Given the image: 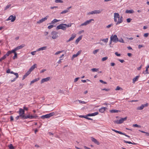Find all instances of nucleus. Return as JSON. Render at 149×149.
Here are the masks:
<instances>
[{
  "label": "nucleus",
  "mask_w": 149,
  "mask_h": 149,
  "mask_svg": "<svg viewBox=\"0 0 149 149\" xmlns=\"http://www.w3.org/2000/svg\"><path fill=\"white\" fill-rule=\"evenodd\" d=\"M139 77V75L137 76L136 77L134 78L133 79V83H134L135 82L138 80V78Z\"/></svg>",
  "instance_id": "nucleus-16"
},
{
  "label": "nucleus",
  "mask_w": 149,
  "mask_h": 149,
  "mask_svg": "<svg viewBox=\"0 0 149 149\" xmlns=\"http://www.w3.org/2000/svg\"><path fill=\"white\" fill-rule=\"evenodd\" d=\"M16 16L11 15L8 18L7 20H11V22H13L15 20Z\"/></svg>",
  "instance_id": "nucleus-11"
},
{
  "label": "nucleus",
  "mask_w": 149,
  "mask_h": 149,
  "mask_svg": "<svg viewBox=\"0 0 149 149\" xmlns=\"http://www.w3.org/2000/svg\"><path fill=\"white\" fill-rule=\"evenodd\" d=\"M99 50V49H98L95 50L93 52V54H95L98 52Z\"/></svg>",
  "instance_id": "nucleus-42"
},
{
  "label": "nucleus",
  "mask_w": 149,
  "mask_h": 149,
  "mask_svg": "<svg viewBox=\"0 0 149 149\" xmlns=\"http://www.w3.org/2000/svg\"><path fill=\"white\" fill-rule=\"evenodd\" d=\"M143 46L142 45H138V48L139 49H140L141 47H143Z\"/></svg>",
  "instance_id": "nucleus-62"
},
{
  "label": "nucleus",
  "mask_w": 149,
  "mask_h": 149,
  "mask_svg": "<svg viewBox=\"0 0 149 149\" xmlns=\"http://www.w3.org/2000/svg\"><path fill=\"white\" fill-rule=\"evenodd\" d=\"M133 126L134 127H140L141 126L140 125H138L137 124H135L133 125Z\"/></svg>",
  "instance_id": "nucleus-48"
},
{
  "label": "nucleus",
  "mask_w": 149,
  "mask_h": 149,
  "mask_svg": "<svg viewBox=\"0 0 149 149\" xmlns=\"http://www.w3.org/2000/svg\"><path fill=\"white\" fill-rule=\"evenodd\" d=\"M12 52H12V50L11 51H9L7 52L6 54H5V55L6 57L7 56H8L9 55L12 53Z\"/></svg>",
  "instance_id": "nucleus-22"
},
{
  "label": "nucleus",
  "mask_w": 149,
  "mask_h": 149,
  "mask_svg": "<svg viewBox=\"0 0 149 149\" xmlns=\"http://www.w3.org/2000/svg\"><path fill=\"white\" fill-rule=\"evenodd\" d=\"M131 20L132 19L130 18H127V22L128 23L130 22Z\"/></svg>",
  "instance_id": "nucleus-51"
},
{
  "label": "nucleus",
  "mask_w": 149,
  "mask_h": 149,
  "mask_svg": "<svg viewBox=\"0 0 149 149\" xmlns=\"http://www.w3.org/2000/svg\"><path fill=\"white\" fill-rule=\"evenodd\" d=\"M108 58V57L107 56L105 57H104L102 58V61H104L107 60Z\"/></svg>",
  "instance_id": "nucleus-37"
},
{
  "label": "nucleus",
  "mask_w": 149,
  "mask_h": 149,
  "mask_svg": "<svg viewBox=\"0 0 149 149\" xmlns=\"http://www.w3.org/2000/svg\"><path fill=\"white\" fill-rule=\"evenodd\" d=\"M102 10H96L94 11H91L88 13L89 15H93L95 14H98L100 13L102 11Z\"/></svg>",
  "instance_id": "nucleus-7"
},
{
  "label": "nucleus",
  "mask_w": 149,
  "mask_h": 149,
  "mask_svg": "<svg viewBox=\"0 0 149 149\" xmlns=\"http://www.w3.org/2000/svg\"><path fill=\"white\" fill-rule=\"evenodd\" d=\"M11 6V4H9V5H7L6 7L5 8V10H6L8 8H9V7Z\"/></svg>",
  "instance_id": "nucleus-39"
},
{
  "label": "nucleus",
  "mask_w": 149,
  "mask_h": 149,
  "mask_svg": "<svg viewBox=\"0 0 149 149\" xmlns=\"http://www.w3.org/2000/svg\"><path fill=\"white\" fill-rule=\"evenodd\" d=\"M77 55L76 54H74L73 55L72 57V59H73L74 58L77 57Z\"/></svg>",
  "instance_id": "nucleus-59"
},
{
  "label": "nucleus",
  "mask_w": 149,
  "mask_h": 149,
  "mask_svg": "<svg viewBox=\"0 0 149 149\" xmlns=\"http://www.w3.org/2000/svg\"><path fill=\"white\" fill-rule=\"evenodd\" d=\"M118 38L116 35H112L110 37L111 42L110 44H111V41L116 43L118 42Z\"/></svg>",
  "instance_id": "nucleus-3"
},
{
  "label": "nucleus",
  "mask_w": 149,
  "mask_h": 149,
  "mask_svg": "<svg viewBox=\"0 0 149 149\" xmlns=\"http://www.w3.org/2000/svg\"><path fill=\"white\" fill-rule=\"evenodd\" d=\"M108 38H106L105 39H101V40L105 43H107L108 41Z\"/></svg>",
  "instance_id": "nucleus-30"
},
{
  "label": "nucleus",
  "mask_w": 149,
  "mask_h": 149,
  "mask_svg": "<svg viewBox=\"0 0 149 149\" xmlns=\"http://www.w3.org/2000/svg\"><path fill=\"white\" fill-rule=\"evenodd\" d=\"M143 73L144 74H149L148 69L146 68L145 72H143Z\"/></svg>",
  "instance_id": "nucleus-38"
},
{
  "label": "nucleus",
  "mask_w": 149,
  "mask_h": 149,
  "mask_svg": "<svg viewBox=\"0 0 149 149\" xmlns=\"http://www.w3.org/2000/svg\"><path fill=\"white\" fill-rule=\"evenodd\" d=\"M65 25H66V24H65L62 23L60 24L56 27V30H58L59 29H61L63 31L66 30V28Z\"/></svg>",
  "instance_id": "nucleus-2"
},
{
  "label": "nucleus",
  "mask_w": 149,
  "mask_h": 149,
  "mask_svg": "<svg viewBox=\"0 0 149 149\" xmlns=\"http://www.w3.org/2000/svg\"><path fill=\"white\" fill-rule=\"evenodd\" d=\"M31 72L29 70L27 72H26L25 74L27 75V76H28V75H29L30 74V73H31Z\"/></svg>",
  "instance_id": "nucleus-49"
},
{
  "label": "nucleus",
  "mask_w": 149,
  "mask_h": 149,
  "mask_svg": "<svg viewBox=\"0 0 149 149\" xmlns=\"http://www.w3.org/2000/svg\"><path fill=\"white\" fill-rule=\"evenodd\" d=\"M107 109L106 107H102L99 109V111L100 112L103 113Z\"/></svg>",
  "instance_id": "nucleus-19"
},
{
  "label": "nucleus",
  "mask_w": 149,
  "mask_h": 149,
  "mask_svg": "<svg viewBox=\"0 0 149 149\" xmlns=\"http://www.w3.org/2000/svg\"><path fill=\"white\" fill-rule=\"evenodd\" d=\"M28 76L25 74L23 76L22 79V80L24 79Z\"/></svg>",
  "instance_id": "nucleus-56"
},
{
  "label": "nucleus",
  "mask_w": 149,
  "mask_h": 149,
  "mask_svg": "<svg viewBox=\"0 0 149 149\" xmlns=\"http://www.w3.org/2000/svg\"><path fill=\"white\" fill-rule=\"evenodd\" d=\"M113 24H109L106 26V28H109L111 27V26H113Z\"/></svg>",
  "instance_id": "nucleus-47"
},
{
  "label": "nucleus",
  "mask_w": 149,
  "mask_h": 149,
  "mask_svg": "<svg viewBox=\"0 0 149 149\" xmlns=\"http://www.w3.org/2000/svg\"><path fill=\"white\" fill-rule=\"evenodd\" d=\"M25 46V45L24 44H22L21 45L18 46L15 48L13 49L12 50V52H16V51L22 49L23 47H24Z\"/></svg>",
  "instance_id": "nucleus-5"
},
{
  "label": "nucleus",
  "mask_w": 149,
  "mask_h": 149,
  "mask_svg": "<svg viewBox=\"0 0 149 149\" xmlns=\"http://www.w3.org/2000/svg\"><path fill=\"white\" fill-rule=\"evenodd\" d=\"M37 68V64H34L32 65L31 67L29 69V70L31 72L35 68Z\"/></svg>",
  "instance_id": "nucleus-15"
},
{
  "label": "nucleus",
  "mask_w": 149,
  "mask_h": 149,
  "mask_svg": "<svg viewBox=\"0 0 149 149\" xmlns=\"http://www.w3.org/2000/svg\"><path fill=\"white\" fill-rule=\"evenodd\" d=\"M41 117L42 119H43L45 118H49L48 114L42 116Z\"/></svg>",
  "instance_id": "nucleus-23"
},
{
  "label": "nucleus",
  "mask_w": 149,
  "mask_h": 149,
  "mask_svg": "<svg viewBox=\"0 0 149 149\" xmlns=\"http://www.w3.org/2000/svg\"><path fill=\"white\" fill-rule=\"evenodd\" d=\"M91 140L93 142L95 143V144L99 145L100 144V143L96 139L92 137H91Z\"/></svg>",
  "instance_id": "nucleus-13"
},
{
  "label": "nucleus",
  "mask_w": 149,
  "mask_h": 149,
  "mask_svg": "<svg viewBox=\"0 0 149 149\" xmlns=\"http://www.w3.org/2000/svg\"><path fill=\"white\" fill-rule=\"evenodd\" d=\"M48 115H49V118L52 116H53L55 114V113L54 112H52V113H51L49 114H48Z\"/></svg>",
  "instance_id": "nucleus-35"
},
{
  "label": "nucleus",
  "mask_w": 149,
  "mask_h": 149,
  "mask_svg": "<svg viewBox=\"0 0 149 149\" xmlns=\"http://www.w3.org/2000/svg\"><path fill=\"white\" fill-rule=\"evenodd\" d=\"M134 13V11L132 10H126L125 11V13Z\"/></svg>",
  "instance_id": "nucleus-20"
},
{
  "label": "nucleus",
  "mask_w": 149,
  "mask_h": 149,
  "mask_svg": "<svg viewBox=\"0 0 149 149\" xmlns=\"http://www.w3.org/2000/svg\"><path fill=\"white\" fill-rule=\"evenodd\" d=\"M82 39V36H80L78 38L75 40V43L76 44H77L79 42V41L81 40Z\"/></svg>",
  "instance_id": "nucleus-21"
},
{
  "label": "nucleus",
  "mask_w": 149,
  "mask_h": 149,
  "mask_svg": "<svg viewBox=\"0 0 149 149\" xmlns=\"http://www.w3.org/2000/svg\"><path fill=\"white\" fill-rule=\"evenodd\" d=\"M149 35V33H145L144 34V36L145 37H147Z\"/></svg>",
  "instance_id": "nucleus-50"
},
{
  "label": "nucleus",
  "mask_w": 149,
  "mask_h": 149,
  "mask_svg": "<svg viewBox=\"0 0 149 149\" xmlns=\"http://www.w3.org/2000/svg\"><path fill=\"white\" fill-rule=\"evenodd\" d=\"M50 79L49 77H47L46 78L42 79L41 81V83L42 84L45 82H47L49 81Z\"/></svg>",
  "instance_id": "nucleus-14"
},
{
  "label": "nucleus",
  "mask_w": 149,
  "mask_h": 149,
  "mask_svg": "<svg viewBox=\"0 0 149 149\" xmlns=\"http://www.w3.org/2000/svg\"><path fill=\"white\" fill-rule=\"evenodd\" d=\"M72 24L70 23L69 24H66V25H65V26L66 27H70L72 25Z\"/></svg>",
  "instance_id": "nucleus-40"
},
{
  "label": "nucleus",
  "mask_w": 149,
  "mask_h": 149,
  "mask_svg": "<svg viewBox=\"0 0 149 149\" xmlns=\"http://www.w3.org/2000/svg\"><path fill=\"white\" fill-rule=\"evenodd\" d=\"M55 2L56 3H63V1L61 0H55Z\"/></svg>",
  "instance_id": "nucleus-32"
},
{
  "label": "nucleus",
  "mask_w": 149,
  "mask_h": 149,
  "mask_svg": "<svg viewBox=\"0 0 149 149\" xmlns=\"http://www.w3.org/2000/svg\"><path fill=\"white\" fill-rule=\"evenodd\" d=\"M76 34L74 33L72 35L71 37L69 39L66 41L67 42H69L73 40L74 38L76 37Z\"/></svg>",
  "instance_id": "nucleus-12"
},
{
  "label": "nucleus",
  "mask_w": 149,
  "mask_h": 149,
  "mask_svg": "<svg viewBox=\"0 0 149 149\" xmlns=\"http://www.w3.org/2000/svg\"><path fill=\"white\" fill-rule=\"evenodd\" d=\"M36 52V51L32 52H31V54L32 55H34L35 54Z\"/></svg>",
  "instance_id": "nucleus-60"
},
{
  "label": "nucleus",
  "mask_w": 149,
  "mask_h": 149,
  "mask_svg": "<svg viewBox=\"0 0 149 149\" xmlns=\"http://www.w3.org/2000/svg\"><path fill=\"white\" fill-rule=\"evenodd\" d=\"M114 19L115 22H116V25H118L121 23L123 21V18L121 16L120 18V15L118 13H114Z\"/></svg>",
  "instance_id": "nucleus-1"
},
{
  "label": "nucleus",
  "mask_w": 149,
  "mask_h": 149,
  "mask_svg": "<svg viewBox=\"0 0 149 149\" xmlns=\"http://www.w3.org/2000/svg\"><path fill=\"white\" fill-rule=\"evenodd\" d=\"M92 21H94V19H90L88 20H87L84 23L80 25V26H86L88 24H89Z\"/></svg>",
  "instance_id": "nucleus-9"
},
{
  "label": "nucleus",
  "mask_w": 149,
  "mask_h": 149,
  "mask_svg": "<svg viewBox=\"0 0 149 149\" xmlns=\"http://www.w3.org/2000/svg\"><path fill=\"white\" fill-rule=\"evenodd\" d=\"M10 73L12 74H14L16 76V78H17L18 77L19 75L17 73L14 72L13 71H11L10 72Z\"/></svg>",
  "instance_id": "nucleus-25"
},
{
  "label": "nucleus",
  "mask_w": 149,
  "mask_h": 149,
  "mask_svg": "<svg viewBox=\"0 0 149 149\" xmlns=\"http://www.w3.org/2000/svg\"><path fill=\"white\" fill-rule=\"evenodd\" d=\"M58 21H59V20H58L56 19H54L51 22L50 24H54Z\"/></svg>",
  "instance_id": "nucleus-26"
},
{
  "label": "nucleus",
  "mask_w": 149,
  "mask_h": 149,
  "mask_svg": "<svg viewBox=\"0 0 149 149\" xmlns=\"http://www.w3.org/2000/svg\"><path fill=\"white\" fill-rule=\"evenodd\" d=\"M81 52V51H79L77 53V54H76L78 56L80 54Z\"/></svg>",
  "instance_id": "nucleus-64"
},
{
  "label": "nucleus",
  "mask_w": 149,
  "mask_h": 149,
  "mask_svg": "<svg viewBox=\"0 0 149 149\" xmlns=\"http://www.w3.org/2000/svg\"><path fill=\"white\" fill-rule=\"evenodd\" d=\"M58 33L55 31H53L51 33V34L52 35V38L54 39H56L58 37Z\"/></svg>",
  "instance_id": "nucleus-8"
},
{
  "label": "nucleus",
  "mask_w": 149,
  "mask_h": 149,
  "mask_svg": "<svg viewBox=\"0 0 149 149\" xmlns=\"http://www.w3.org/2000/svg\"><path fill=\"white\" fill-rule=\"evenodd\" d=\"M40 79V78H37L35 79H33L31 81L30 85H31L32 84H33L35 82H36L38 80H39Z\"/></svg>",
  "instance_id": "nucleus-18"
},
{
  "label": "nucleus",
  "mask_w": 149,
  "mask_h": 149,
  "mask_svg": "<svg viewBox=\"0 0 149 149\" xmlns=\"http://www.w3.org/2000/svg\"><path fill=\"white\" fill-rule=\"evenodd\" d=\"M12 53H13L14 54V55L13 57V59H15V58H16L17 57V54L16 52H12Z\"/></svg>",
  "instance_id": "nucleus-29"
},
{
  "label": "nucleus",
  "mask_w": 149,
  "mask_h": 149,
  "mask_svg": "<svg viewBox=\"0 0 149 149\" xmlns=\"http://www.w3.org/2000/svg\"><path fill=\"white\" fill-rule=\"evenodd\" d=\"M98 114V112H95L91 114H88L87 116H94L97 115Z\"/></svg>",
  "instance_id": "nucleus-17"
},
{
  "label": "nucleus",
  "mask_w": 149,
  "mask_h": 149,
  "mask_svg": "<svg viewBox=\"0 0 149 149\" xmlns=\"http://www.w3.org/2000/svg\"><path fill=\"white\" fill-rule=\"evenodd\" d=\"M142 105H143V108H144L145 107H148V103H146L145 104H142Z\"/></svg>",
  "instance_id": "nucleus-54"
},
{
  "label": "nucleus",
  "mask_w": 149,
  "mask_h": 149,
  "mask_svg": "<svg viewBox=\"0 0 149 149\" xmlns=\"http://www.w3.org/2000/svg\"><path fill=\"white\" fill-rule=\"evenodd\" d=\"M24 110L21 108L19 109V111L18 112L19 115H20V118L22 119L23 118V116H24Z\"/></svg>",
  "instance_id": "nucleus-6"
},
{
  "label": "nucleus",
  "mask_w": 149,
  "mask_h": 149,
  "mask_svg": "<svg viewBox=\"0 0 149 149\" xmlns=\"http://www.w3.org/2000/svg\"><path fill=\"white\" fill-rule=\"evenodd\" d=\"M120 111L118 110H116V109H112L110 110V112L112 113H117Z\"/></svg>",
  "instance_id": "nucleus-24"
},
{
  "label": "nucleus",
  "mask_w": 149,
  "mask_h": 149,
  "mask_svg": "<svg viewBox=\"0 0 149 149\" xmlns=\"http://www.w3.org/2000/svg\"><path fill=\"white\" fill-rule=\"evenodd\" d=\"M118 42H119L121 43H125V42H124L123 39L122 38H121L119 39H118Z\"/></svg>",
  "instance_id": "nucleus-28"
},
{
  "label": "nucleus",
  "mask_w": 149,
  "mask_h": 149,
  "mask_svg": "<svg viewBox=\"0 0 149 149\" xmlns=\"http://www.w3.org/2000/svg\"><path fill=\"white\" fill-rule=\"evenodd\" d=\"M115 54L116 55L118 56H120V54H118L117 52H116Z\"/></svg>",
  "instance_id": "nucleus-55"
},
{
  "label": "nucleus",
  "mask_w": 149,
  "mask_h": 149,
  "mask_svg": "<svg viewBox=\"0 0 149 149\" xmlns=\"http://www.w3.org/2000/svg\"><path fill=\"white\" fill-rule=\"evenodd\" d=\"M143 109V105L142 104L140 107H138L137 109L138 110H142Z\"/></svg>",
  "instance_id": "nucleus-27"
},
{
  "label": "nucleus",
  "mask_w": 149,
  "mask_h": 149,
  "mask_svg": "<svg viewBox=\"0 0 149 149\" xmlns=\"http://www.w3.org/2000/svg\"><path fill=\"white\" fill-rule=\"evenodd\" d=\"M48 16H46L45 17L42 18L41 19H40L37 22V24H40L42 23L43 22L46 20L48 18Z\"/></svg>",
  "instance_id": "nucleus-10"
},
{
  "label": "nucleus",
  "mask_w": 149,
  "mask_h": 149,
  "mask_svg": "<svg viewBox=\"0 0 149 149\" xmlns=\"http://www.w3.org/2000/svg\"><path fill=\"white\" fill-rule=\"evenodd\" d=\"M28 76L25 74L23 76L22 79V80L24 79Z\"/></svg>",
  "instance_id": "nucleus-58"
},
{
  "label": "nucleus",
  "mask_w": 149,
  "mask_h": 149,
  "mask_svg": "<svg viewBox=\"0 0 149 149\" xmlns=\"http://www.w3.org/2000/svg\"><path fill=\"white\" fill-rule=\"evenodd\" d=\"M91 70L93 72H97L98 70V68H93L91 69Z\"/></svg>",
  "instance_id": "nucleus-33"
},
{
  "label": "nucleus",
  "mask_w": 149,
  "mask_h": 149,
  "mask_svg": "<svg viewBox=\"0 0 149 149\" xmlns=\"http://www.w3.org/2000/svg\"><path fill=\"white\" fill-rule=\"evenodd\" d=\"M41 50H45L47 48V46H44L42 47H41Z\"/></svg>",
  "instance_id": "nucleus-43"
},
{
  "label": "nucleus",
  "mask_w": 149,
  "mask_h": 149,
  "mask_svg": "<svg viewBox=\"0 0 149 149\" xmlns=\"http://www.w3.org/2000/svg\"><path fill=\"white\" fill-rule=\"evenodd\" d=\"M99 81L101 83H103V84H107V82H106L102 80H100Z\"/></svg>",
  "instance_id": "nucleus-44"
},
{
  "label": "nucleus",
  "mask_w": 149,
  "mask_h": 149,
  "mask_svg": "<svg viewBox=\"0 0 149 149\" xmlns=\"http://www.w3.org/2000/svg\"><path fill=\"white\" fill-rule=\"evenodd\" d=\"M8 147L10 149H14V147L11 144H10L8 146Z\"/></svg>",
  "instance_id": "nucleus-34"
},
{
  "label": "nucleus",
  "mask_w": 149,
  "mask_h": 149,
  "mask_svg": "<svg viewBox=\"0 0 149 149\" xmlns=\"http://www.w3.org/2000/svg\"><path fill=\"white\" fill-rule=\"evenodd\" d=\"M28 76L25 74L23 76L22 79V80L24 79Z\"/></svg>",
  "instance_id": "nucleus-57"
},
{
  "label": "nucleus",
  "mask_w": 149,
  "mask_h": 149,
  "mask_svg": "<svg viewBox=\"0 0 149 149\" xmlns=\"http://www.w3.org/2000/svg\"><path fill=\"white\" fill-rule=\"evenodd\" d=\"M124 142L126 143H128L129 144H132V143L130 141H126L125 140H124Z\"/></svg>",
  "instance_id": "nucleus-52"
},
{
  "label": "nucleus",
  "mask_w": 149,
  "mask_h": 149,
  "mask_svg": "<svg viewBox=\"0 0 149 149\" xmlns=\"http://www.w3.org/2000/svg\"><path fill=\"white\" fill-rule=\"evenodd\" d=\"M122 89V88H121L119 86H117V87H116V89H115V90L116 91H117V90H120V89Z\"/></svg>",
  "instance_id": "nucleus-45"
},
{
  "label": "nucleus",
  "mask_w": 149,
  "mask_h": 149,
  "mask_svg": "<svg viewBox=\"0 0 149 149\" xmlns=\"http://www.w3.org/2000/svg\"><path fill=\"white\" fill-rule=\"evenodd\" d=\"M102 91H108L109 90V89H107V88H104L102 89Z\"/></svg>",
  "instance_id": "nucleus-53"
},
{
  "label": "nucleus",
  "mask_w": 149,
  "mask_h": 149,
  "mask_svg": "<svg viewBox=\"0 0 149 149\" xmlns=\"http://www.w3.org/2000/svg\"><path fill=\"white\" fill-rule=\"evenodd\" d=\"M68 10H63V11L62 12H61V14H64V13H68Z\"/></svg>",
  "instance_id": "nucleus-36"
},
{
  "label": "nucleus",
  "mask_w": 149,
  "mask_h": 149,
  "mask_svg": "<svg viewBox=\"0 0 149 149\" xmlns=\"http://www.w3.org/2000/svg\"><path fill=\"white\" fill-rule=\"evenodd\" d=\"M79 101L80 103H82V104H85V102L84 101H82L80 100H79Z\"/></svg>",
  "instance_id": "nucleus-61"
},
{
  "label": "nucleus",
  "mask_w": 149,
  "mask_h": 149,
  "mask_svg": "<svg viewBox=\"0 0 149 149\" xmlns=\"http://www.w3.org/2000/svg\"><path fill=\"white\" fill-rule=\"evenodd\" d=\"M54 26L53 25H50L48 26V28L49 29H52V28H53Z\"/></svg>",
  "instance_id": "nucleus-46"
},
{
  "label": "nucleus",
  "mask_w": 149,
  "mask_h": 149,
  "mask_svg": "<svg viewBox=\"0 0 149 149\" xmlns=\"http://www.w3.org/2000/svg\"><path fill=\"white\" fill-rule=\"evenodd\" d=\"M127 118V117H126L124 118H121L119 120H114L113 122L115 123L118 124H120L123 123L124 121L126 120Z\"/></svg>",
  "instance_id": "nucleus-4"
},
{
  "label": "nucleus",
  "mask_w": 149,
  "mask_h": 149,
  "mask_svg": "<svg viewBox=\"0 0 149 149\" xmlns=\"http://www.w3.org/2000/svg\"><path fill=\"white\" fill-rule=\"evenodd\" d=\"M6 56L4 55V56L1 58V59L2 60H4L6 58Z\"/></svg>",
  "instance_id": "nucleus-63"
},
{
  "label": "nucleus",
  "mask_w": 149,
  "mask_h": 149,
  "mask_svg": "<svg viewBox=\"0 0 149 149\" xmlns=\"http://www.w3.org/2000/svg\"><path fill=\"white\" fill-rule=\"evenodd\" d=\"M30 116V115L29 114L28 115H27L26 116H25L24 115V116H23V118L22 119H26L28 118H29V117Z\"/></svg>",
  "instance_id": "nucleus-31"
},
{
  "label": "nucleus",
  "mask_w": 149,
  "mask_h": 149,
  "mask_svg": "<svg viewBox=\"0 0 149 149\" xmlns=\"http://www.w3.org/2000/svg\"><path fill=\"white\" fill-rule=\"evenodd\" d=\"M64 50H62L61 51H58V52H56L55 53V55H57V54H59L60 53H61V52H63Z\"/></svg>",
  "instance_id": "nucleus-41"
}]
</instances>
